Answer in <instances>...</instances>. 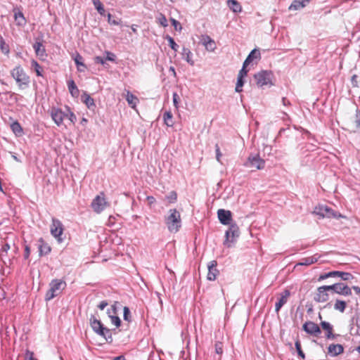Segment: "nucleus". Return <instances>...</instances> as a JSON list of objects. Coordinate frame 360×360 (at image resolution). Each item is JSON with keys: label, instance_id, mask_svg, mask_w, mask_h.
I'll return each mask as SVG.
<instances>
[{"label": "nucleus", "instance_id": "obj_37", "mask_svg": "<svg viewBox=\"0 0 360 360\" xmlns=\"http://www.w3.org/2000/svg\"><path fill=\"white\" fill-rule=\"evenodd\" d=\"M172 113L170 111H166L163 115V119L165 124L167 127H172L173 126V121H172Z\"/></svg>", "mask_w": 360, "mask_h": 360}, {"label": "nucleus", "instance_id": "obj_38", "mask_svg": "<svg viewBox=\"0 0 360 360\" xmlns=\"http://www.w3.org/2000/svg\"><path fill=\"white\" fill-rule=\"evenodd\" d=\"M332 272L338 273V274H336V276L340 277L341 280L342 281H349L353 278L352 274L349 272H344L340 271H333Z\"/></svg>", "mask_w": 360, "mask_h": 360}, {"label": "nucleus", "instance_id": "obj_25", "mask_svg": "<svg viewBox=\"0 0 360 360\" xmlns=\"http://www.w3.org/2000/svg\"><path fill=\"white\" fill-rule=\"evenodd\" d=\"M309 2V0H294L289 6V10H299L305 7Z\"/></svg>", "mask_w": 360, "mask_h": 360}, {"label": "nucleus", "instance_id": "obj_4", "mask_svg": "<svg viewBox=\"0 0 360 360\" xmlns=\"http://www.w3.org/2000/svg\"><path fill=\"white\" fill-rule=\"evenodd\" d=\"M273 74L271 71L262 70L254 75L256 84L259 87L266 85H273L272 84Z\"/></svg>", "mask_w": 360, "mask_h": 360}, {"label": "nucleus", "instance_id": "obj_47", "mask_svg": "<svg viewBox=\"0 0 360 360\" xmlns=\"http://www.w3.org/2000/svg\"><path fill=\"white\" fill-rule=\"evenodd\" d=\"M336 274H338V273L332 272V271H330L328 273H326V274H321L319 277L318 281H323V280H325V279H326L328 278H330V277H335Z\"/></svg>", "mask_w": 360, "mask_h": 360}, {"label": "nucleus", "instance_id": "obj_42", "mask_svg": "<svg viewBox=\"0 0 360 360\" xmlns=\"http://www.w3.org/2000/svg\"><path fill=\"white\" fill-rule=\"evenodd\" d=\"M166 39L168 41L169 46L174 51H177L179 49V45L175 42L174 39L172 37L167 35L166 37Z\"/></svg>", "mask_w": 360, "mask_h": 360}, {"label": "nucleus", "instance_id": "obj_28", "mask_svg": "<svg viewBox=\"0 0 360 360\" xmlns=\"http://www.w3.org/2000/svg\"><path fill=\"white\" fill-rule=\"evenodd\" d=\"M68 87L69 91L72 97L77 98L79 94V91L75 84L74 80L70 79L68 81Z\"/></svg>", "mask_w": 360, "mask_h": 360}, {"label": "nucleus", "instance_id": "obj_12", "mask_svg": "<svg viewBox=\"0 0 360 360\" xmlns=\"http://www.w3.org/2000/svg\"><path fill=\"white\" fill-rule=\"evenodd\" d=\"M328 286L329 288V290H332L335 293L344 296H348L352 295L351 288L347 285L343 283H337Z\"/></svg>", "mask_w": 360, "mask_h": 360}, {"label": "nucleus", "instance_id": "obj_36", "mask_svg": "<svg viewBox=\"0 0 360 360\" xmlns=\"http://www.w3.org/2000/svg\"><path fill=\"white\" fill-rule=\"evenodd\" d=\"M92 3L95 7V8L97 10L98 13L101 15H104L105 13V11L104 8V6L103 4L101 2L100 0H92Z\"/></svg>", "mask_w": 360, "mask_h": 360}, {"label": "nucleus", "instance_id": "obj_48", "mask_svg": "<svg viewBox=\"0 0 360 360\" xmlns=\"http://www.w3.org/2000/svg\"><path fill=\"white\" fill-rule=\"evenodd\" d=\"M108 22L110 25H118L121 22V19H112V15L110 13H108Z\"/></svg>", "mask_w": 360, "mask_h": 360}, {"label": "nucleus", "instance_id": "obj_43", "mask_svg": "<svg viewBox=\"0 0 360 360\" xmlns=\"http://www.w3.org/2000/svg\"><path fill=\"white\" fill-rule=\"evenodd\" d=\"M295 348L297 352L298 359H302V360L304 359L305 355H304L303 351L302 350L301 344H300V340H298L295 342Z\"/></svg>", "mask_w": 360, "mask_h": 360}, {"label": "nucleus", "instance_id": "obj_30", "mask_svg": "<svg viewBox=\"0 0 360 360\" xmlns=\"http://www.w3.org/2000/svg\"><path fill=\"white\" fill-rule=\"evenodd\" d=\"M260 52L259 50H257L256 49H253L248 56L245 61L243 62L245 63V65H248L255 58H260Z\"/></svg>", "mask_w": 360, "mask_h": 360}, {"label": "nucleus", "instance_id": "obj_50", "mask_svg": "<svg viewBox=\"0 0 360 360\" xmlns=\"http://www.w3.org/2000/svg\"><path fill=\"white\" fill-rule=\"evenodd\" d=\"M166 198L169 202H174L176 200L177 194L175 191H171Z\"/></svg>", "mask_w": 360, "mask_h": 360}, {"label": "nucleus", "instance_id": "obj_63", "mask_svg": "<svg viewBox=\"0 0 360 360\" xmlns=\"http://www.w3.org/2000/svg\"><path fill=\"white\" fill-rule=\"evenodd\" d=\"M105 59H104L103 58H102L101 56H96L95 58V62L96 63H100V64H102L103 65L105 63Z\"/></svg>", "mask_w": 360, "mask_h": 360}, {"label": "nucleus", "instance_id": "obj_22", "mask_svg": "<svg viewBox=\"0 0 360 360\" xmlns=\"http://www.w3.org/2000/svg\"><path fill=\"white\" fill-rule=\"evenodd\" d=\"M72 58L77 65V70L79 72H84L86 68V66L83 62V57L79 53L77 52L75 53V54L72 56Z\"/></svg>", "mask_w": 360, "mask_h": 360}, {"label": "nucleus", "instance_id": "obj_3", "mask_svg": "<svg viewBox=\"0 0 360 360\" xmlns=\"http://www.w3.org/2000/svg\"><path fill=\"white\" fill-rule=\"evenodd\" d=\"M66 283L61 279H53L49 283L50 288L45 295V300L50 301L60 295L66 288Z\"/></svg>", "mask_w": 360, "mask_h": 360}, {"label": "nucleus", "instance_id": "obj_11", "mask_svg": "<svg viewBox=\"0 0 360 360\" xmlns=\"http://www.w3.org/2000/svg\"><path fill=\"white\" fill-rule=\"evenodd\" d=\"M91 207L96 213H101L108 205L104 193H101L100 195H97L91 202Z\"/></svg>", "mask_w": 360, "mask_h": 360}, {"label": "nucleus", "instance_id": "obj_53", "mask_svg": "<svg viewBox=\"0 0 360 360\" xmlns=\"http://www.w3.org/2000/svg\"><path fill=\"white\" fill-rule=\"evenodd\" d=\"M172 98H173L174 105L177 109L179 108V103L180 98L176 92L173 93Z\"/></svg>", "mask_w": 360, "mask_h": 360}, {"label": "nucleus", "instance_id": "obj_26", "mask_svg": "<svg viewBox=\"0 0 360 360\" xmlns=\"http://www.w3.org/2000/svg\"><path fill=\"white\" fill-rule=\"evenodd\" d=\"M14 18L18 25H24L26 23L25 18L22 11L19 9H14Z\"/></svg>", "mask_w": 360, "mask_h": 360}, {"label": "nucleus", "instance_id": "obj_33", "mask_svg": "<svg viewBox=\"0 0 360 360\" xmlns=\"http://www.w3.org/2000/svg\"><path fill=\"white\" fill-rule=\"evenodd\" d=\"M126 100L131 108H134L139 102L138 98L129 91H127Z\"/></svg>", "mask_w": 360, "mask_h": 360}, {"label": "nucleus", "instance_id": "obj_52", "mask_svg": "<svg viewBox=\"0 0 360 360\" xmlns=\"http://www.w3.org/2000/svg\"><path fill=\"white\" fill-rule=\"evenodd\" d=\"M354 123L356 129H360V110L359 109L356 110Z\"/></svg>", "mask_w": 360, "mask_h": 360}, {"label": "nucleus", "instance_id": "obj_7", "mask_svg": "<svg viewBox=\"0 0 360 360\" xmlns=\"http://www.w3.org/2000/svg\"><path fill=\"white\" fill-rule=\"evenodd\" d=\"M239 228L236 223H232L229 225V229L225 233V240L224 241V245L230 248L231 243H233L239 236Z\"/></svg>", "mask_w": 360, "mask_h": 360}, {"label": "nucleus", "instance_id": "obj_21", "mask_svg": "<svg viewBox=\"0 0 360 360\" xmlns=\"http://www.w3.org/2000/svg\"><path fill=\"white\" fill-rule=\"evenodd\" d=\"M39 242V255L43 257L50 253L51 248L48 243H46L42 238H40Z\"/></svg>", "mask_w": 360, "mask_h": 360}, {"label": "nucleus", "instance_id": "obj_56", "mask_svg": "<svg viewBox=\"0 0 360 360\" xmlns=\"http://www.w3.org/2000/svg\"><path fill=\"white\" fill-rule=\"evenodd\" d=\"M215 352L218 354H221L223 352L222 345L221 342H218L215 344Z\"/></svg>", "mask_w": 360, "mask_h": 360}, {"label": "nucleus", "instance_id": "obj_9", "mask_svg": "<svg viewBox=\"0 0 360 360\" xmlns=\"http://www.w3.org/2000/svg\"><path fill=\"white\" fill-rule=\"evenodd\" d=\"M329 288L328 285L319 287L313 295V300L316 302H325L329 300Z\"/></svg>", "mask_w": 360, "mask_h": 360}, {"label": "nucleus", "instance_id": "obj_62", "mask_svg": "<svg viewBox=\"0 0 360 360\" xmlns=\"http://www.w3.org/2000/svg\"><path fill=\"white\" fill-rule=\"evenodd\" d=\"M68 116L69 117V120L71 121V122H72V123L75 122V121L77 120L76 115L72 112L70 111V113Z\"/></svg>", "mask_w": 360, "mask_h": 360}, {"label": "nucleus", "instance_id": "obj_19", "mask_svg": "<svg viewBox=\"0 0 360 360\" xmlns=\"http://www.w3.org/2000/svg\"><path fill=\"white\" fill-rule=\"evenodd\" d=\"M344 352V347L340 344H330L328 347V354L330 356H337Z\"/></svg>", "mask_w": 360, "mask_h": 360}, {"label": "nucleus", "instance_id": "obj_32", "mask_svg": "<svg viewBox=\"0 0 360 360\" xmlns=\"http://www.w3.org/2000/svg\"><path fill=\"white\" fill-rule=\"evenodd\" d=\"M11 129L12 131L18 136H20L23 134L22 127L17 120L11 124Z\"/></svg>", "mask_w": 360, "mask_h": 360}, {"label": "nucleus", "instance_id": "obj_39", "mask_svg": "<svg viewBox=\"0 0 360 360\" xmlns=\"http://www.w3.org/2000/svg\"><path fill=\"white\" fill-rule=\"evenodd\" d=\"M347 307V303L343 300H337L334 304V309L340 312H344Z\"/></svg>", "mask_w": 360, "mask_h": 360}, {"label": "nucleus", "instance_id": "obj_34", "mask_svg": "<svg viewBox=\"0 0 360 360\" xmlns=\"http://www.w3.org/2000/svg\"><path fill=\"white\" fill-rule=\"evenodd\" d=\"M228 5L230 9L235 13L241 11V6L236 0H229Z\"/></svg>", "mask_w": 360, "mask_h": 360}, {"label": "nucleus", "instance_id": "obj_45", "mask_svg": "<svg viewBox=\"0 0 360 360\" xmlns=\"http://www.w3.org/2000/svg\"><path fill=\"white\" fill-rule=\"evenodd\" d=\"M245 80L243 78L238 77L235 91L238 93H240L243 91V86L244 85Z\"/></svg>", "mask_w": 360, "mask_h": 360}, {"label": "nucleus", "instance_id": "obj_20", "mask_svg": "<svg viewBox=\"0 0 360 360\" xmlns=\"http://www.w3.org/2000/svg\"><path fill=\"white\" fill-rule=\"evenodd\" d=\"M201 42L208 51H214L216 49L214 41L208 35H202Z\"/></svg>", "mask_w": 360, "mask_h": 360}, {"label": "nucleus", "instance_id": "obj_44", "mask_svg": "<svg viewBox=\"0 0 360 360\" xmlns=\"http://www.w3.org/2000/svg\"><path fill=\"white\" fill-rule=\"evenodd\" d=\"M0 49L1 50L2 53H4L5 54H7L9 53V47L6 44L5 41L4 40V39L1 37H0Z\"/></svg>", "mask_w": 360, "mask_h": 360}, {"label": "nucleus", "instance_id": "obj_57", "mask_svg": "<svg viewBox=\"0 0 360 360\" xmlns=\"http://www.w3.org/2000/svg\"><path fill=\"white\" fill-rule=\"evenodd\" d=\"M107 57L105 58V60L115 61V55L111 52L106 51Z\"/></svg>", "mask_w": 360, "mask_h": 360}, {"label": "nucleus", "instance_id": "obj_40", "mask_svg": "<svg viewBox=\"0 0 360 360\" xmlns=\"http://www.w3.org/2000/svg\"><path fill=\"white\" fill-rule=\"evenodd\" d=\"M31 65H32V68L35 71L37 75L39 76V77H42L43 76V75H42V68L40 66V65L39 64V63L37 61L34 60H32V63H31Z\"/></svg>", "mask_w": 360, "mask_h": 360}, {"label": "nucleus", "instance_id": "obj_49", "mask_svg": "<svg viewBox=\"0 0 360 360\" xmlns=\"http://www.w3.org/2000/svg\"><path fill=\"white\" fill-rule=\"evenodd\" d=\"M158 22L164 27H167L168 25L167 24V20L165 15L160 13V16L158 18Z\"/></svg>", "mask_w": 360, "mask_h": 360}, {"label": "nucleus", "instance_id": "obj_29", "mask_svg": "<svg viewBox=\"0 0 360 360\" xmlns=\"http://www.w3.org/2000/svg\"><path fill=\"white\" fill-rule=\"evenodd\" d=\"M319 258V257L317 255H314L311 257L303 258L298 263V265L309 266L310 264L316 263L318 261Z\"/></svg>", "mask_w": 360, "mask_h": 360}, {"label": "nucleus", "instance_id": "obj_1", "mask_svg": "<svg viewBox=\"0 0 360 360\" xmlns=\"http://www.w3.org/2000/svg\"><path fill=\"white\" fill-rule=\"evenodd\" d=\"M10 74L15 79L20 89H25L29 87L30 77L21 65L15 66L10 71Z\"/></svg>", "mask_w": 360, "mask_h": 360}, {"label": "nucleus", "instance_id": "obj_55", "mask_svg": "<svg viewBox=\"0 0 360 360\" xmlns=\"http://www.w3.org/2000/svg\"><path fill=\"white\" fill-rule=\"evenodd\" d=\"M216 159L218 162H220V158L222 155L220 148L218 144L215 145Z\"/></svg>", "mask_w": 360, "mask_h": 360}, {"label": "nucleus", "instance_id": "obj_46", "mask_svg": "<svg viewBox=\"0 0 360 360\" xmlns=\"http://www.w3.org/2000/svg\"><path fill=\"white\" fill-rule=\"evenodd\" d=\"M124 314H123V319L124 321L131 322V311L129 310V308L128 307H124Z\"/></svg>", "mask_w": 360, "mask_h": 360}, {"label": "nucleus", "instance_id": "obj_13", "mask_svg": "<svg viewBox=\"0 0 360 360\" xmlns=\"http://www.w3.org/2000/svg\"><path fill=\"white\" fill-rule=\"evenodd\" d=\"M217 216L219 221L224 225H230L232 220L231 211L224 209H219L217 211Z\"/></svg>", "mask_w": 360, "mask_h": 360}, {"label": "nucleus", "instance_id": "obj_51", "mask_svg": "<svg viewBox=\"0 0 360 360\" xmlns=\"http://www.w3.org/2000/svg\"><path fill=\"white\" fill-rule=\"evenodd\" d=\"M247 66L248 65H245V63H243V67L238 72V77L244 79V77H246V75L248 74V70H246Z\"/></svg>", "mask_w": 360, "mask_h": 360}, {"label": "nucleus", "instance_id": "obj_24", "mask_svg": "<svg viewBox=\"0 0 360 360\" xmlns=\"http://www.w3.org/2000/svg\"><path fill=\"white\" fill-rule=\"evenodd\" d=\"M82 100L89 109L94 110L96 108V104L94 98H92L90 96V95L86 94V92L82 94Z\"/></svg>", "mask_w": 360, "mask_h": 360}, {"label": "nucleus", "instance_id": "obj_23", "mask_svg": "<svg viewBox=\"0 0 360 360\" xmlns=\"http://www.w3.org/2000/svg\"><path fill=\"white\" fill-rule=\"evenodd\" d=\"M10 250V245L8 243L2 244L0 248V262L2 263L1 264V271H4V265L6 264V262L4 260V257L7 255L8 251Z\"/></svg>", "mask_w": 360, "mask_h": 360}, {"label": "nucleus", "instance_id": "obj_16", "mask_svg": "<svg viewBox=\"0 0 360 360\" xmlns=\"http://www.w3.org/2000/svg\"><path fill=\"white\" fill-rule=\"evenodd\" d=\"M90 326L95 333L97 335H103V329L105 327L101 321L96 318L95 316L91 315L89 319Z\"/></svg>", "mask_w": 360, "mask_h": 360}, {"label": "nucleus", "instance_id": "obj_15", "mask_svg": "<svg viewBox=\"0 0 360 360\" xmlns=\"http://www.w3.org/2000/svg\"><path fill=\"white\" fill-rule=\"evenodd\" d=\"M320 326L326 331L325 337L327 340H335L340 336L339 334L333 333V326L329 322L321 321Z\"/></svg>", "mask_w": 360, "mask_h": 360}, {"label": "nucleus", "instance_id": "obj_35", "mask_svg": "<svg viewBox=\"0 0 360 360\" xmlns=\"http://www.w3.org/2000/svg\"><path fill=\"white\" fill-rule=\"evenodd\" d=\"M103 334L99 335L100 336L103 337L107 342L112 343V331L109 328L104 327L103 329Z\"/></svg>", "mask_w": 360, "mask_h": 360}, {"label": "nucleus", "instance_id": "obj_14", "mask_svg": "<svg viewBox=\"0 0 360 360\" xmlns=\"http://www.w3.org/2000/svg\"><path fill=\"white\" fill-rule=\"evenodd\" d=\"M51 116L54 122L60 126L63 124V120L68 115H65L62 110L53 108L51 110Z\"/></svg>", "mask_w": 360, "mask_h": 360}, {"label": "nucleus", "instance_id": "obj_18", "mask_svg": "<svg viewBox=\"0 0 360 360\" xmlns=\"http://www.w3.org/2000/svg\"><path fill=\"white\" fill-rule=\"evenodd\" d=\"M290 295V292L289 290H285L280 294V297L278 298V302L275 304V311L278 312L281 308L287 303L288 298Z\"/></svg>", "mask_w": 360, "mask_h": 360}, {"label": "nucleus", "instance_id": "obj_61", "mask_svg": "<svg viewBox=\"0 0 360 360\" xmlns=\"http://www.w3.org/2000/svg\"><path fill=\"white\" fill-rule=\"evenodd\" d=\"M108 305V302L105 300H103L99 303L98 305V308L101 310H103Z\"/></svg>", "mask_w": 360, "mask_h": 360}, {"label": "nucleus", "instance_id": "obj_17", "mask_svg": "<svg viewBox=\"0 0 360 360\" xmlns=\"http://www.w3.org/2000/svg\"><path fill=\"white\" fill-rule=\"evenodd\" d=\"M217 262L216 260H212L207 265L208 274L207 278L209 281H214L217 276L219 275V271L217 269Z\"/></svg>", "mask_w": 360, "mask_h": 360}, {"label": "nucleus", "instance_id": "obj_41", "mask_svg": "<svg viewBox=\"0 0 360 360\" xmlns=\"http://www.w3.org/2000/svg\"><path fill=\"white\" fill-rule=\"evenodd\" d=\"M107 314L112 324L119 327L121 325V320L117 316L110 315V309L107 310Z\"/></svg>", "mask_w": 360, "mask_h": 360}, {"label": "nucleus", "instance_id": "obj_31", "mask_svg": "<svg viewBox=\"0 0 360 360\" xmlns=\"http://www.w3.org/2000/svg\"><path fill=\"white\" fill-rule=\"evenodd\" d=\"M181 54H182L183 59L186 60V62L188 64H190L191 65H194V61L192 60L193 53L189 50V49L184 47L183 49H182Z\"/></svg>", "mask_w": 360, "mask_h": 360}, {"label": "nucleus", "instance_id": "obj_2", "mask_svg": "<svg viewBox=\"0 0 360 360\" xmlns=\"http://www.w3.org/2000/svg\"><path fill=\"white\" fill-rule=\"evenodd\" d=\"M165 223L170 232H177L181 226L180 213L176 209H170L165 218Z\"/></svg>", "mask_w": 360, "mask_h": 360}, {"label": "nucleus", "instance_id": "obj_60", "mask_svg": "<svg viewBox=\"0 0 360 360\" xmlns=\"http://www.w3.org/2000/svg\"><path fill=\"white\" fill-rule=\"evenodd\" d=\"M30 255V248L28 245L25 247L24 259H27Z\"/></svg>", "mask_w": 360, "mask_h": 360}, {"label": "nucleus", "instance_id": "obj_59", "mask_svg": "<svg viewBox=\"0 0 360 360\" xmlns=\"http://www.w3.org/2000/svg\"><path fill=\"white\" fill-rule=\"evenodd\" d=\"M25 358H26V360H34V353L32 352L27 350V352L25 353Z\"/></svg>", "mask_w": 360, "mask_h": 360}, {"label": "nucleus", "instance_id": "obj_27", "mask_svg": "<svg viewBox=\"0 0 360 360\" xmlns=\"http://www.w3.org/2000/svg\"><path fill=\"white\" fill-rule=\"evenodd\" d=\"M33 49L37 56L41 57L46 56L45 47L41 41H37L33 44Z\"/></svg>", "mask_w": 360, "mask_h": 360}, {"label": "nucleus", "instance_id": "obj_58", "mask_svg": "<svg viewBox=\"0 0 360 360\" xmlns=\"http://www.w3.org/2000/svg\"><path fill=\"white\" fill-rule=\"evenodd\" d=\"M358 76L356 75H352V78H351V82H352V84L354 87H357L358 86Z\"/></svg>", "mask_w": 360, "mask_h": 360}, {"label": "nucleus", "instance_id": "obj_54", "mask_svg": "<svg viewBox=\"0 0 360 360\" xmlns=\"http://www.w3.org/2000/svg\"><path fill=\"white\" fill-rule=\"evenodd\" d=\"M172 25L174 27L176 30H181L182 27L179 21L174 18H171Z\"/></svg>", "mask_w": 360, "mask_h": 360}, {"label": "nucleus", "instance_id": "obj_5", "mask_svg": "<svg viewBox=\"0 0 360 360\" xmlns=\"http://www.w3.org/2000/svg\"><path fill=\"white\" fill-rule=\"evenodd\" d=\"M316 215H319L321 218H335L338 219L342 217L340 214H338L333 209L327 205H319L314 208L313 212Z\"/></svg>", "mask_w": 360, "mask_h": 360}, {"label": "nucleus", "instance_id": "obj_8", "mask_svg": "<svg viewBox=\"0 0 360 360\" xmlns=\"http://www.w3.org/2000/svg\"><path fill=\"white\" fill-rule=\"evenodd\" d=\"M63 229H64L63 224H62V222L56 218H53L52 224L51 225L50 231H51V235L55 238L57 239V240L59 243H60L63 241V239L61 237V236L63 235Z\"/></svg>", "mask_w": 360, "mask_h": 360}, {"label": "nucleus", "instance_id": "obj_64", "mask_svg": "<svg viewBox=\"0 0 360 360\" xmlns=\"http://www.w3.org/2000/svg\"><path fill=\"white\" fill-rule=\"evenodd\" d=\"M146 199H147V200L148 202V204L150 205H153L156 201L155 198L153 196H151V195L147 196Z\"/></svg>", "mask_w": 360, "mask_h": 360}, {"label": "nucleus", "instance_id": "obj_6", "mask_svg": "<svg viewBox=\"0 0 360 360\" xmlns=\"http://www.w3.org/2000/svg\"><path fill=\"white\" fill-rule=\"evenodd\" d=\"M244 166L252 169H262L265 167V161L258 154H251L248 158Z\"/></svg>", "mask_w": 360, "mask_h": 360}, {"label": "nucleus", "instance_id": "obj_10", "mask_svg": "<svg viewBox=\"0 0 360 360\" xmlns=\"http://www.w3.org/2000/svg\"><path fill=\"white\" fill-rule=\"evenodd\" d=\"M302 330L306 332L307 334L315 337L319 338L320 337V335L321 333V330L320 328V326L315 323L313 321H306L302 325Z\"/></svg>", "mask_w": 360, "mask_h": 360}]
</instances>
